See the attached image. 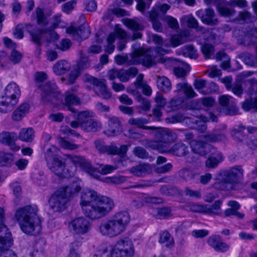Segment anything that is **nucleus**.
Listing matches in <instances>:
<instances>
[{
	"label": "nucleus",
	"mask_w": 257,
	"mask_h": 257,
	"mask_svg": "<svg viewBox=\"0 0 257 257\" xmlns=\"http://www.w3.org/2000/svg\"><path fill=\"white\" fill-rule=\"evenodd\" d=\"M45 158L49 170L59 178L74 176L78 167L94 178L100 179V175L111 173L118 167L101 164L92 166L84 157L73 155H66L62 159L60 150L54 146L47 150Z\"/></svg>",
	"instance_id": "f257e3e1"
},
{
	"label": "nucleus",
	"mask_w": 257,
	"mask_h": 257,
	"mask_svg": "<svg viewBox=\"0 0 257 257\" xmlns=\"http://www.w3.org/2000/svg\"><path fill=\"white\" fill-rule=\"evenodd\" d=\"M80 204L83 213L93 220L106 215L114 206L110 198L98 195L95 191L89 189L82 192Z\"/></svg>",
	"instance_id": "f03ea898"
},
{
	"label": "nucleus",
	"mask_w": 257,
	"mask_h": 257,
	"mask_svg": "<svg viewBox=\"0 0 257 257\" xmlns=\"http://www.w3.org/2000/svg\"><path fill=\"white\" fill-rule=\"evenodd\" d=\"M76 90L77 88L75 87L65 93L64 103L68 106V109L74 113V117L77 118V120L71 122V126L73 128L80 126L86 132L98 131L101 127V123L99 121L94 119H89L94 116V113L93 111L85 110L76 112L73 108L70 106L71 104L77 105L80 103L79 99L74 93Z\"/></svg>",
	"instance_id": "7ed1b4c3"
},
{
	"label": "nucleus",
	"mask_w": 257,
	"mask_h": 257,
	"mask_svg": "<svg viewBox=\"0 0 257 257\" xmlns=\"http://www.w3.org/2000/svg\"><path fill=\"white\" fill-rule=\"evenodd\" d=\"M38 211V206L35 204L26 205L16 210L15 217L24 233L32 235L40 233L41 220Z\"/></svg>",
	"instance_id": "20e7f679"
},
{
	"label": "nucleus",
	"mask_w": 257,
	"mask_h": 257,
	"mask_svg": "<svg viewBox=\"0 0 257 257\" xmlns=\"http://www.w3.org/2000/svg\"><path fill=\"white\" fill-rule=\"evenodd\" d=\"M172 136V133L169 130L161 128L155 134L156 140L149 141L147 146L161 153H172L178 156L185 155L187 148L182 143H177L172 146L170 138Z\"/></svg>",
	"instance_id": "39448f33"
},
{
	"label": "nucleus",
	"mask_w": 257,
	"mask_h": 257,
	"mask_svg": "<svg viewBox=\"0 0 257 257\" xmlns=\"http://www.w3.org/2000/svg\"><path fill=\"white\" fill-rule=\"evenodd\" d=\"M130 222L127 212L116 213L111 218L103 220L98 227L99 233L103 236L112 238L121 234Z\"/></svg>",
	"instance_id": "423d86ee"
},
{
	"label": "nucleus",
	"mask_w": 257,
	"mask_h": 257,
	"mask_svg": "<svg viewBox=\"0 0 257 257\" xmlns=\"http://www.w3.org/2000/svg\"><path fill=\"white\" fill-rule=\"evenodd\" d=\"M193 117H184L180 113L177 114L166 119L168 123H175L182 122L188 125L190 127L196 129L200 132H203L206 128V121H216L217 117L212 113H208L209 117L204 116L202 114H197V112L193 111Z\"/></svg>",
	"instance_id": "0eeeda50"
},
{
	"label": "nucleus",
	"mask_w": 257,
	"mask_h": 257,
	"mask_svg": "<svg viewBox=\"0 0 257 257\" xmlns=\"http://www.w3.org/2000/svg\"><path fill=\"white\" fill-rule=\"evenodd\" d=\"M187 36L186 32H182L179 35H175L172 36L169 42L167 41H163L161 37L157 35H152L150 38L152 41L157 45H161V46L157 48L156 49L154 50L152 49H148L150 55L152 58H155L156 62L160 59V56L163 55L165 54L169 53L168 49H165L163 48L164 47L172 46L176 47L184 42L186 41V37Z\"/></svg>",
	"instance_id": "6e6552de"
},
{
	"label": "nucleus",
	"mask_w": 257,
	"mask_h": 257,
	"mask_svg": "<svg viewBox=\"0 0 257 257\" xmlns=\"http://www.w3.org/2000/svg\"><path fill=\"white\" fill-rule=\"evenodd\" d=\"M47 78V74L43 72L36 73L35 79L37 86L42 91V97L44 101H50L55 104H58L62 101V95L58 90L55 83H47L44 86L41 83Z\"/></svg>",
	"instance_id": "1a4fd4ad"
},
{
	"label": "nucleus",
	"mask_w": 257,
	"mask_h": 257,
	"mask_svg": "<svg viewBox=\"0 0 257 257\" xmlns=\"http://www.w3.org/2000/svg\"><path fill=\"white\" fill-rule=\"evenodd\" d=\"M243 172L240 167H234L229 170L220 171L215 176V188L219 190L233 189V184L238 182L242 177Z\"/></svg>",
	"instance_id": "9d476101"
},
{
	"label": "nucleus",
	"mask_w": 257,
	"mask_h": 257,
	"mask_svg": "<svg viewBox=\"0 0 257 257\" xmlns=\"http://www.w3.org/2000/svg\"><path fill=\"white\" fill-rule=\"evenodd\" d=\"M21 90L15 82H10L0 96V112L6 113L17 104L21 96Z\"/></svg>",
	"instance_id": "9b49d317"
},
{
	"label": "nucleus",
	"mask_w": 257,
	"mask_h": 257,
	"mask_svg": "<svg viewBox=\"0 0 257 257\" xmlns=\"http://www.w3.org/2000/svg\"><path fill=\"white\" fill-rule=\"evenodd\" d=\"M186 140L190 144V147L194 153L203 156L207 153V148L209 147L206 143L218 142L223 140L225 136L221 134L212 133L206 136H200L198 140H193V135L192 133H186L185 134Z\"/></svg>",
	"instance_id": "f8f14e48"
},
{
	"label": "nucleus",
	"mask_w": 257,
	"mask_h": 257,
	"mask_svg": "<svg viewBox=\"0 0 257 257\" xmlns=\"http://www.w3.org/2000/svg\"><path fill=\"white\" fill-rule=\"evenodd\" d=\"M115 61L118 65L127 63L129 65L142 64L144 66L149 67L156 64L155 58L150 55L148 50H145L140 48L135 50L129 57L117 55L115 57Z\"/></svg>",
	"instance_id": "ddd939ff"
},
{
	"label": "nucleus",
	"mask_w": 257,
	"mask_h": 257,
	"mask_svg": "<svg viewBox=\"0 0 257 257\" xmlns=\"http://www.w3.org/2000/svg\"><path fill=\"white\" fill-rule=\"evenodd\" d=\"M22 29H24L29 33L31 37L32 41L38 45L40 44L41 38L44 34H48L50 36V41H55L59 38V35L54 31L51 30L48 31L41 30L35 25L30 24L17 26L14 32V36L15 38L21 39L23 38L24 34Z\"/></svg>",
	"instance_id": "4468645a"
},
{
	"label": "nucleus",
	"mask_w": 257,
	"mask_h": 257,
	"mask_svg": "<svg viewBox=\"0 0 257 257\" xmlns=\"http://www.w3.org/2000/svg\"><path fill=\"white\" fill-rule=\"evenodd\" d=\"M100 252L101 257H133L134 249L132 242L125 239L106 246Z\"/></svg>",
	"instance_id": "2eb2a0df"
},
{
	"label": "nucleus",
	"mask_w": 257,
	"mask_h": 257,
	"mask_svg": "<svg viewBox=\"0 0 257 257\" xmlns=\"http://www.w3.org/2000/svg\"><path fill=\"white\" fill-rule=\"evenodd\" d=\"M84 85L88 89L94 88L95 93L104 99H108L111 97V93L107 89L106 82L104 79H98L88 74L83 76Z\"/></svg>",
	"instance_id": "dca6fc26"
},
{
	"label": "nucleus",
	"mask_w": 257,
	"mask_h": 257,
	"mask_svg": "<svg viewBox=\"0 0 257 257\" xmlns=\"http://www.w3.org/2000/svg\"><path fill=\"white\" fill-rule=\"evenodd\" d=\"M69 230L74 234L81 235L87 234L90 230L91 224L84 217H76L68 223Z\"/></svg>",
	"instance_id": "f3484780"
},
{
	"label": "nucleus",
	"mask_w": 257,
	"mask_h": 257,
	"mask_svg": "<svg viewBox=\"0 0 257 257\" xmlns=\"http://www.w3.org/2000/svg\"><path fill=\"white\" fill-rule=\"evenodd\" d=\"M64 189H58L50 197L49 203L54 212H62L66 209L69 199L63 193Z\"/></svg>",
	"instance_id": "a211bd4d"
},
{
	"label": "nucleus",
	"mask_w": 257,
	"mask_h": 257,
	"mask_svg": "<svg viewBox=\"0 0 257 257\" xmlns=\"http://www.w3.org/2000/svg\"><path fill=\"white\" fill-rule=\"evenodd\" d=\"M170 8V6L168 4L161 3L156 4L153 7L152 11L149 14V18L155 31L158 32L162 31V26L158 19L161 17V15H164Z\"/></svg>",
	"instance_id": "6ab92c4d"
},
{
	"label": "nucleus",
	"mask_w": 257,
	"mask_h": 257,
	"mask_svg": "<svg viewBox=\"0 0 257 257\" xmlns=\"http://www.w3.org/2000/svg\"><path fill=\"white\" fill-rule=\"evenodd\" d=\"M221 204L222 202L219 200L211 206L207 204H191L188 206V209L195 212H200L210 215H219L221 213Z\"/></svg>",
	"instance_id": "aec40b11"
},
{
	"label": "nucleus",
	"mask_w": 257,
	"mask_h": 257,
	"mask_svg": "<svg viewBox=\"0 0 257 257\" xmlns=\"http://www.w3.org/2000/svg\"><path fill=\"white\" fill-rule=\"evenodd\" d=\"M96 148L100 152L106 153L111 155H118L120 157H122L126 154L128 146L126 145H122L119 148L115 146H104L102 141H96L95 143Z\"/></svg>",
	"instance_id": "412c9836"
},
{
	"label": "nucleus",
	"mask_w": 257,
	"mask_h": 257,
	"mask_svg": "<svg viewBox=\"0 0 257 257\" xmlns=\"http://www.w3.org/2000/svg\"><path fill=\"white\" fill-rule=\"evenodd\" d=\"M12 244L11 232L7 233L5 237H0V257H18L15 252L9 250Z\"/></svg>",
	"instance_id": "4be33fe9"
},
{
	"label": "nucleus",
	"mask_w": 257,
	"mask_h": 257,
	"mask_svg": "<svg viewBox=\"0 0 257 257\" xmlns=\"http://www.w3.org/2000/svg\"><path fill=\"white\" fill-rule=\"evenodd\" d=\"M126 33L121 29H116L113 33H110L107 37L105 43L104 44L105 51L108 54L112 53L114 50V45L113 44L116 38L124 39L126 37Z\"/></svg>",
	"instance_id": "5701e85b"
},
{
	"label": "nucleus",
	"mask_w": 257,
	"mask_h": 257,
	"mask_svg": "<svg viewBox=\"0 0 257 257\" xmlns=\"http://www.w3.org/2000/svg\"><path fill=\"white\" fill-rule=\"evenodd\" d=\"M17 140V135L15 133L3 132L0 133V143L9 146L14 151H18L20 147L17 146L15 142Z\"/></svg>",
	"instance_id": "b1692460"
},
{
	"label": "nucleus",
	"mask_w": 257,
	"mask_h": 257,
	"mask_svg": "<svg viewBox=\"0 0 257 257\" xmlns=\"http://www.w3.org/2000/svg\"><path fill=\"white\" fill-rule=\"evenodd\" d=\"M196 14L204 24L215 25L218 23V20L215 17L214 12L212 9H207L205 11L199 10L196 12Z\"/></svg>",
	"instance_id": "393cba45"
},
{
	"label": "nucleus",
	"mask_w": 257,
	"mask_h": 257,
	"mask_svg": "<svg viewBox=\"0 0 257 257\" xmlns=\"http://www.w3.org/2000/svg\"><path fill=\"white\" fill-rule=\"evenodd\" d=\"M66 32L72 35L77 40L85 39L90 34L89 28L85 26H81L78 29H76L73 25H71L67 28Z\"/></svg>",
	"instance_id": "a878e982"
},
{
	"label": "nucleus",
	"mask_w": 257,
	"mask_h": 257,
	"mask_svg": "<svg viewBox=\"0 0 257 257\" xmlns=\"http://www.w3.org/2000/svg\"><path fill=\"white\" fill-rule=\"evenodd\" d=\"M59 189H64L65 191L63 193L70 199V198L76 195L81 189V181L78 178H75L69 185L60 187Z\"/></svg>",
	"instance_id": "bb28decb"
},
{
	"label": "nucleus",
	"mask_w": 257,
	"mask_h": 257,
	"mask_svg": "<svg viewBox=\"0 0 257 257\" xmlns=\"http://www.w3.org/2000/svg\"><path fill=\"white\" fill-rule=\"evenodd\" d=\"M121 130L118 119L113 116L109 118L107 127L104 131V133L107 136H115L120 133Z\"/></svg>",
	"instance_id": "cd10ccee"
},
{
	"label": "nucleus",
	"mask_w": 257,
	"mask_h": 257,
	"mask_svg": "<svg viewBox=\"0 0 257 257\" xmlns=\"http://www.w3.org/2000/svg\"><path fill=\"white\" fill-rule=\"evenodd\" d=\"M89 66V62L88 58L81 55L77 65V69L72 71L68 76V81L69 83H74L79 75V70L85 69Z\"/></svg>",
	"instance_id": "c85d7f7f"
},
{
	"label": "nucleus",
	"mask_w": 257,
	"mask_h": 257,
	"mask_svg": "<svg viewBox=\"0 0 257 257\" xmlns=\"http://www.w3.org/2000/svg\"><path fill=\"white\" fill-rule=\"evenodd\" d=\"M219 101L221 106L231 108L228 110L227 114L234 115L237 113V110L235 107L236 103L232 97L228 95H222L219 97Z\"/></svg>",
	"instance_id": "c756f323"
},
{
	"label": "nucleus",
	"mask_w": 257,
	"mask_h": 257,
	"mask_svg": "<svg viewBox=\"0 0 257 257\" xmlns=\"http://www.w3.org/2000/svg\"><path fill=\"white\" fill-rule=\"evenodd\" d=\"M208 243L210 246L217 251L225 252L229 248V245L223 242L219 236L210 237Z\"/></svg>",
	"instance_id": "7c9ffc66"
},
{
	"label": "nucleus",
	"mask_w": 257,
	"mask_h": 257,
	"mask_svg": "<svg viewBox=\"0 0 257 257\" xmlns=\"http://www.w3.org/2000/svg\"><path fill=\"white\" fill-rule=\"evenodd\" d=\"M176 92L178 93V96L183 93L186 97L190 98L194 97L197 95L191 86L184 82L177 84Z\"/></svg>",
	"instance_id": "2f4dec72"
},
{
	"label": "nucleus",
	"mask_w": 257,
	"mask_h": 257,
	"mask_svg": "<svg viewBox=\"0 0 257 257\" xmlns=\"http://www.w3.org/2000/svg\"><path fill=\"white\" fill-rule=\"evenodd\" d=\"M223 160V157L221 153L214 150L212 156L206 161V167L208 168H214L217 167Z\"/></svg>",
	"instance_id": "473e14b6"
},
{
	"label": "nucleus",
	"mask_w": 257,
	"mask_h": 257,
	"mask_svg": "<svg viewBox=\"0 0 257 257\" xmlns=\"http://www.w3.org/2000/svg\"><path fill=\"white\" fill-rule=\"evenodd\" d=\"M30 105L25 103L20 105L13 113L12 118L14 120H21L29 111Z\"/></svg>",
	"instance_id": "72a5a7b5"
},
{
	"label": "nucleus",
	"mask_w": 257,
	"mask_h": 257,
	"mask_svg": "<svg viewBox=\"0 0 257 257\" xmlns=\"http://www.w3.org/2000/svg\"><path fill=\"white\" fill-rule=\"evenodd\" d=\"M228 3V2L223 4H218L217 5V10L220 15L225 17H229L235 14V10Z\"/></svg>",
	"instance_id": "f704fd0d"
},
{
	"label": "nucleus",
	"mask_w": 257,
	"mask_h": 257,
	"mask_svg": "<svg viewBox=\"0 0 257 257\" xmlns=\"http://www.w3.org/2000/svg\"><path fill=\"white\" fill-rule=\"evenodd\" d=\"M70 64L65 60L58 61L53 66V70L54 73L57 75L65 74L70 68Z\"/></svg>",
	"instance_id": "c9c22d12"
},
{
	"label": "nucleus",
	"mask_w": 257,
	"mask_h": 257,
	"mask_svg": "<svg viewBox=\"0 0 257 257\" xmlns=\"http://www.w3.org/2000/svg\"><path fill=\"white\" fill-rule=\"evenodd\" d=\"M152 170V168L151 166L142 164L132 168L131 172L135 176H143L150 173Z\"/></svg>",
	"instance_id": "e433bc0d"
},
{
	"label": "nucleus",
	"mask_w": 257,
	"mask_h": 257,
	"mask_svg": "<svg viewBox=\"0 0 257 257\" xmlns=\"http://www.w3.org/2000/svg\"><path fill=\"white\" fill-rule=\"evenodd\" d=\"M119 80L122 82H126L137 74L138 70L135 67H131L128 70H119Z\"/></svg>",
	"instance_id": "4c0bfd02"
},
{
	"label": "nucleus",
	"mask_w": 257,
	"mask_h": 257,
	"mask_svg": "<svg viewBox=\"0 0 257 257\" xmlns=\"http://www.w3.org/2000/svg\"><path fill=\"white\" fill-rule=\"evenodd\" d=\"M34 137V132L31 127L21 129L19 135L20 140L26 142H31Z\"/></svg>",
	"instance_id": "58836bf2"
},
{
	"label": "nucleus",
	"mask_w": 257,
	"mask_h": 257,
	"mask_svg": "<svg viewBox=\"0 0 257 257\" xmlns=\"http://www.w3.org/2000/svg\"><path fill=\"white\" fill-rule=\"evenodd\" d=\"M127 91L135 96L137 100L141 103V107L144 110H147L150 109V103L149 101L148 100L143 98L139 94L138 91L132 89L131 87H128L127 88Z\"/></svg>",
	"instance_id": "ea45409f"
},
{
	"label": "nucleus",
	"mask_w": 257,
	"mask_h": 257,
	"mask_svg": "<svg viewBox=\"0 0 257 257\" xmlns=\"http://www.w3.org/2000/svg\"><path fill=\"white\" fill-rule=\"evenodd\" d=\"M157 85L159 89L165 92L170 91L172 88L170 80L165 76L158 77Z\"/></svg>",
	"instance_id": "a19ab883"
},
{
	"label": "nucleus",
	"mask_w": 257,
	"mask_h": 257,
	"mask_svg": "<svg viewBox=\"0 0 257 257\" xmlns=\"http://www.w3.org/2000/svg\"><path fill=\"white\" fill-rule=\"evenodd\" d=\"M33 17L36 19L38 25L44 26L48 24V21L44 14V10L40 7H37L33 14Z\"/></svg>",
	"instance_id": "79ce46f5"
},
{
	"label": "nucleus",
	"mask_w": 257,
	"mask_h": 257,
	"mask_svg": "<svg viewBox=\"0 0 257 257\" xmlns=\"http://www.w3.org/2000/svg\"><path fill=\"white\" fill-rule=\"evenodd\" d=\"M14 160L13 154L5 152H0V166H10Z\"/></svg>",
	"instance_id": "37998d69"
},
{
	"label": "nucleus",
	"mask_w": 257,
	"mask_h": 257,
	"mask_svg": "<svg viewBox=\"0 0 257 257\" xmlns=\"http://www.w3.org/2000/svg\"><path fill=\"white\" fill-rule=\"evenodd\" d=\"M159 242L167 247H171L174 245V239L167 231H163L160 235Z\"/></svg>",
	"instance_id": "c03bdc74"
},
{
	"label": "nucleus",
	"mask_w": 257,
	"mask_h": 257,
	"mask_svg": "<svg viewBox=\"0 0 257 257\" xmlns=\"http://www.w3.org/2000/svg\"><path fill=\"white\" fill-rule=\"evenodd\" d=\"M150 212L158 218L168 217L171 214V210L168 208H155L151 210Z\"/></svg>",
	"instance_id": "a18cd8bd"
},
{
	"label": "nucleus",
	"mask_w": 257,
	"mask_h": 257,
	"mask_svg": "<svg viewBox=\"0 0 257 257\" xmlns=\"http://www.w3.org/2000/svg\"><path fill=\"white\" fill-rule=\"evenodd\" d=\"M196 89L200 93L206 94L211 92L206 85V81L203 79H197L194 82Z\"/></svg>",
	"instance_id": "49530a36"
},
{
	"label": "nucleus",
	"mask_w": 257,
	"mask_h": 257,
	"mask_svg": "<svg viewBox=\"0 0 257 257\" xmlns=\"http://www.w3.org/2000/svg\"><path fill=\"white\" fill-rule=\"evenodd\" d=\"M214 103V99L212 97H204L197 100L194 101L192 102L193 109H198L199 104H201L205 106H211Z\"/></svg>",
	"instance_id": "de8ad7c7"
},
{
	"label": "nucleus",
	"mask_w": 257,
	"mask_h": 257,
	"mask_svg": "<svg viewBox=\"0 0 257 257\" xmlns=\"http://www.w3.org/2000/svg\"><path fill=\"white\" fill-rule=\"evenodd\" d=\"M242 109L246 111H257V97L254 99H246L242 103Z\"/></svg>",
	"instance_id": "09e8293b"
},
{
	"label": "nucleus",
	"mask_w": 257,
	"mask_h": 257,
	"mask_svg": "<svg viewBox=\"0 0 257 257\" xmlns=\"http://www.w3.org/2000/svg\"><path fill=\"white\" fill-rule=\"evenodd\" d=\"M181 21L183 23H187V26L190 28L196 29L197 30H201V28H199L198 23L196 19L192 15L184 16L181 19Z\"/></svg>",
	"instance_id": "8fccbe9b"
},
{
	"label": "nucleus",
	"mask_w": 257,
	"mask_h": 257,
	"mask_svg": "<svg viewBox=\"0 0 257 257\" xmlns=\"http://www.w3.org/2000/svg\"><path fill=\"white\" fill-rule=\"evenodd\" d=\"M183 101V98L172 99L166 106L165 109L167 112L175 111L181 108V104Z\"/></svg>",
	"instance_id": "3c124183"
},
{
	"label": "nucleus",
	"mask_w": 257,
	"mask_h": 257,
	"mask_svg": "<svg viewBox=\"0 0 257 257\" xmlns=\"http://www.w3.org/2000/svg\"><path fill=\"white\" fill-rule=\"evenodd\" d=\"M123 24L134 31L142 30L144 29V26L136 20L126 19L123 20Z\"/></svg>",
	"instance_id": "603ef678"
},
{
	"label": "nucleus",
	"mask_w": 257,
	"mask_h": 257,
	"mask_svg": "<svg viewBox=\"0 0 257 257\" xmlns=\"http://www.w3.org/2000/svg\"><path fill=\"white\" fill-rule=\"evenodd\" d=\"M181 54L185 57L196 59L198 57L197 50L192 45L185 46Z\"/></svg>",
	"instance_id": "864d4df0"
},
{
	"label": "nucleus",
	"mask_w": 257,
	"mask_h": 257,
	"mask_svg": "<svg viewBox=\"0 0 257 257\" xmlns=\"http://www.w3.org/2000/svg\"><path fill=\"white\" fill-rule=\"evenodd\" d=\"M216 58L217 60L222 61L221 67L222 69L226 70L230 67V59L229 57L223 52L216 54Z\"/></svg>",
	"instance_id": "5fc2aeb1"
},
{
	"label": "nucleus",
	"mask_w": 257,
	"mask_h": 257,
	"mask_svg": "<svg viewBox=\"0 0 257 257\" xmlns=\"http://www.w3.org/2000/svg\"><path fill=\"white\" fill-rule=\"evenodd\" d=\"M128 123L131 125H135L139 127L143 128L144 129L153 128V127H148L145 126V124L148 123V121L142 118H131L128 120Z\"/></svg>",
	"instance_id": "6e6d98bb"
},
{
	"label": "nucleus",
	"mask_w": 257,
	"mask_h": 257,
	"mask_svg": "<svg viewBox=\"0 0 257 257\" xmlns=\"http://www.w3.org/2000/svg\"><path fill=\"white\" fill-rule=\"evenodd\" d=\"M201 51L205 59H209L213 55L214 48L210 44L205 43L202 46Z\"/></svg>",
	"instance_id": "4d7b16f0"
},
{
	"label": "nucleus",
	"mask_w": 257,
	"mask_h": 257,
	"mask_svg": "<svg viewBox=\"0 0 257 257\" xmlns=\"http://www.w3.org/2000/svg\"><path fill=\"white\" fill-rule=\"evenodd\" d=\"M80 242L75 241L73 242L70 246V252L68 257H80L78 252V248L81 246Z\"/></svg>",
	"instance_id": "13d9d810"
},
{
	"label": "nucleus",
	"mask_w": 257,
	"mask_h": 257,
	"mask_svg": "<svg viewBox=\"0 0 257 257\" xmlns=\"http://www.w3.org/2000/svg\"><path fill=\"white\" fill-rule=\"evenodd\" d=\"M57 142L59 145L63 148L68 150H75L78 148V146L72 142H68L62 138H59Z\"/></svg>",
	"instance_id": "bf43d9fd"
},
{
	"label": "nucleus",
	"mask_w": 257,
	"mask_h": 257,
	"mask_svg": "<svg viewBox=\"0 0 257 257\" xmlns=\"http://www.w3.org/2000/svg\"><path fill=\"white\" fill-rule=\"evenodd\" d=\"M140 201L142 202V205L145 203H159L161 202L160 199L152 197L147 194H141L139 196Z\"/></svg>",
	"instance_id": "052dcab7"
},
{
	"label": "nucleus",
	"mask_w": 257,
	"mask_h": 257,
	"mask_svg": "<svg viewBox=\"0 0 257 257\" xmlns=\"http://www.w3.org/2000/svg\"><path fill=\"white\" fill-rule=\"evenodd\" d=\"M183 67H177L174 69V73L177 77H183L190 70V67L188 64L183 65Z\"/></svg>",
	"instance_id": "680f3d73"
},
{
	"label": "nucleus",
	"mask_w": 257,
	"mask_h": 257,
	"mask_svg": "<svg viewBox=\"0 0 257 257\" xmlns=\"http://www.w3.org/2000/svg\"><path fill=\"white\" fill-rule=\"evenodd\" d=\"M206 73L208 74V76L211 78L218 77L221 75V70L215 66L210 67L206 70Z\"/></svg>",
	"instance_id": "e2e57ef3"
},
{
	"label": "nucleus",
	"mask_w": 257,
	"mask_h": 257,
	"mask_svg": "<svg viewBox=\"0 0 257 257\" xmlns=\"http://www.w3.org/2000/svg\"><path fill=\"white\" fill-rule=\"evenodd\" d=\"M163 20L166 22L169 26L172 29L176 30L179 28V24L177 19L170 16L164 17Z\"/></svg>",
	"instance_id": "0e129e2a"
},
{
	"label": "nucleus",
	"mask_w": 257,
	"mask_h": 257,
	"mask_svg": "<svg viewBox=\"0 0 257 257\" xmlns=\"http://www.w3.org/2000/svg\"><path fill=\"white\" fill-rule=\"evenodd\" d=\"M5 212L3 208L0 207V232L4 231L5 232V236H3V237H5L6 236V234L8 232H10L7 227L4 225V222L5 220Z\"/></svg>",
	"instance_id": "69168bd1"
},
{
	"label": "nucleus",
	"mask_w": 257,
	"mask_h": 257,
	"mask_svg": "<svg viewBox=\"0 0 257 257\" xmlns=\"http://www.w3.org/2000/svg\"><path fill=\"white\" fill-rule=\"evenodd\" d=\"M61 15L57 14L53 17L52 28L55 29L58 27H64L65 26L64 23L61 21Z\"/></svg>",
	"instance_id": "338daca9"
},
{
	"label": "nucleus",
	"mask_w": 257,
	"mask_h": 257,
	"mask_svg": "<svg viewBox=\"0 0 257 257\" xmlns=\"http://www.w3.org/2000/svg\"><path fill=\"white\" fill-rule=\"evenodd\" d=\"M71 46V41L68 39H63L59 45H57V48L62 51H66L68 50Z\"/></svg>",
	"instance_id": "774afa93"
}]
</instances>
